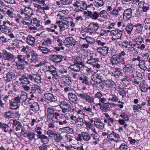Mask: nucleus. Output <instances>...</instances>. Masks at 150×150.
<instances>
[{"mask_svg":"<svg viewBox=\"0 0 150 150\" xmlns=\"http://www.w3.org/2000/svg\"><path fill=\"white\" fill-rule=\"evenodd\" d=\"M99 28L98 25L97 23H91L88 27V31L96 32Z\"/></svg>","mask_w":150,"mask_h":150,"instance_id":"obj_11","label":"nucleus"},{"mask_svg":"<svg viewBox=\"0 0 150 150\" xmlns=\"http://www.w3.org/2000/svg\"><path fill=\"white\" fill-rule=\"evenodd\" d=\"M123 69L125 70L126 72H129L130 73H132L133 72V70L132 68V67L123 68Z\"/></svg>","mask_w":150,"mask_h":150,"instance_id":"obj_56","label":"nucleus"},{"mask_svg":"<svg viewBox=\"0 0 150 150\" xmlns=\"http://www.w3.org/2000/svg\"><path fill=\"white\" fill-rule=\"evenodd\" d=\"M38 138L40 139L41 142L43 144L47 143L49 142V139L47 136L44 134L37 136Z\"/></svg>","mask_w":150,"mask_h":150,"instance_id":"obj_18","label":"nucleus"},{"mask_svg":"<svg viewBox=\"0 0 150 150\" xmlns=\"http://www.w3.org/2000/svg\"><path fill=\"white\" fill-rule=\"evenodd\" d=\"M68 96L69 99L74 103H76V102L79 100L77 96L72 93H69Z\"/></svg>","mask_w":150,"mask_h":150,"instance_id":"obj_14","label":"nucleus"},{"mask_svg":"<svg viewBox=\"0 0 150 150\" xmlns=\"http://www.w3.org/2000/svg\"><path fill=\"white\" fill-rule=\"evenodd\" d=\"M73 0H61L60 1L62 4H69L71 3Z\"/></svg>","mask_w":150,"mask_h":150,"instance_id":"obj_51","label":"nucleus"},{"mask_svg":"<svg viewBox=\"0 0 150 150\" xmlns=\"http://www.w3.org/2000/svg\"><path fill=\"white\" fill-rule=\"evenodd\" d=\"M119 149L120 150H127L128 146L125 143H122L120 146Z\"/></svg>","mask_w":150,"mask_h":150,"instance_id":"obj_52","label":"nucleus"},{"mask_svg":"<svg viewBox=\"0 0 150 150\" xmlns=\"http://www.w3.org/2000/svg\"><path fill=\"white\" fill-rule=\"evenodd\" d=\"M95 96L96 98L99 99L102 97L103 95L101 92H98L95 94Z\"/></svg>","mask_w":150,"mask_h":150,"instance_id":"obj_61","label":"nucleus"},{"mask_svg":"<svg viewBox=\"0 0 150 150\" xmlns=\"http://www.w3.org/2000/svg\"><path fill=\"white\" fill-rule=\"evenodd\" d=\"M44 96L46 100H50L51 101L55 102L56 101V99L54 97L53 95L50 93L45 94Z\"/></svg>","mask_w":150,"mask_h":150,"instance_id":"obj_19","label":"nucleus"},{"mask_svg":"<svg viewBox=\"0 0 150 150\" xmlns=\"http://www.w3.org/2000/svg\"><path fill=\"white\" fill-rule=\"evenodd\" d=\"M89 79V78L86 76H84L83 77H80L79 78V80L82 81V83H85L88 85H90V83L88 81Z\"/></svg>","mask_w":150,"mask_h":150,"instance_id":"obj_33","label":"nucleus"},{"mask_svg":"<svg viewBox=\"0 0 150 150\" xmlns=\"http://www.w3.org/2000/svg\"><path fill=\"white\" fill-rule=\"evenodd\" d=\"M81 6L80 7V9H78V11H82V10H84L86 9L87 7V6L86 3L83 2H81Z\"/></svg>","mask_w":150,"mask_h":150,"instance_id":"obj_42","label":"nucleus"},{"mask_svg":"<svg viewBox=\"0 0 150 150\" xmlns=\"http://www.w3.org/2000/svg\"><path fill=\"white\" fill-rule=\"evenodd\" d=\"M84 123L87 127L89 128V129H90L91 128L92 125V124H91V123H90V121H85Z\"/></svg>","mask_w":150,"mask_h":150,"instance_id":"obj_60","label":"nucleus"},{"mask_svg":"<svg viewBox=\"0 0 150 150\" xmlns=\"http://www.w3.org/2000/svg\"><path fill=\"white\" fill-rule=\"evenodd\" d=\"M60 115L57 112H55L54 113L52 116L51 117V119L52 120L54 119V117L56 119H57L58 117Z\"/></svg>","mask_w":150,"mask_h":150,"instance_id":"obj_62","label":"nucleus"},{"mask_svg":"<svg viewBox=\"0 0 150 150\" xmlns=\"http://www.w3.org/2000/svg\"><path fill=\"white\" fill-rule=\"evenodd\" d=\"M47 117H49V118H51L54 113V108H52L48 107L47 108Z\"/></svg>","mask_w":150,"mask_h":150,"instance_id":"obj_32","label":"nucleus"},{"mask_svg":"<svg viewBox=\"0 0 150 150\" xmlns=\"http://www.w3.org/2000/svg\"><path fill=\"white\" fill-rule=\"evenodd\" d=\"M35 39L31 35H28L26 38V42L29 45H32L35 43Z\"/></svg>","mask_w":150,"mask_h":150,"instance_id":"obj_26","label":"nucleus"},{"mask_svg":"<svg viewBox=\"0 0 150 150\" xmlns=\"http://www.w3.org/2000/svg\"><path fill=\"white\" fill-rule=\"evenodd\" d=\"M121 9L122 8L120 7H115L113 11L110 12V13L116 17L119 15V12L121 10Z\"/></svg>","mask_w":150,"mask_h":150,"instance_id":"obj_27","label":"nucleus"},{"mask_svg":"<svg viewBox=\"0 0 150 150\" xmlns=\"http://www.w3.org/2000/svg\"><path fill=\"white\" fill-rule=\"evenodd\" d=\"M83 119L81 117H78L75 120V123L79 127L81 126L84 124Z\"/></svg>","mask_w":150,"mask_h":150,"instance_id":"obj_25","label":"nucleus"},{"mask_svg":"<svg viewBox=\"0 0 150 150\" xmlns=\"http://www.w3.org/2000/svg\"><path fill=\"white\" fill-rule=\"evenodd\" d=\"M99 59L95 58L94 59H90L88 60L87 62V63L89 64H91L92 65V64H94L96 61H99Z\"/></svg>","mask_w":150,"mask_h":150,"instance_id":"obj_50","label":"nucleus"},{"mask_svg":"<svg viewBox=\"0 0 150 150\" xmlns=\"http://www.w3.org/2000/svg\"><path fill=\"white\" fill-rule=\"evenodd\" d=\"M15 113L13 111H9L5 112L4 117L6 119L13 118L15 116Z\"/></svg>","mask_w":150,"mask_h":150,"instance_id":"obj_17","label":"nucleus"},{"mask_svg":"<svg viewBox=\"0 0 150 150\" xmlns=\"http://www.w3.org/2000/svg\"><path fill=\"white\" fill-rule=\"evenodd\" d=\"M63 59L62 55L53 54L50 57V59L54 62H56L57 63H60Z\"/></svg>","mask_w":150,"mask_h":150,"instance_id":"obj_9","label":"nucleus"},{"mask_svg":"<svg viewBox=\"0 0 150 150\" xmlns=\"http://www.w3.org/2000/svg\"><path fill=\"white\" fill-rule=\"evenodd\" d=\"M76 42L75 39L72 37H69L66 38L64 41V43L66 45L73 46L76 45Z\"/></svg>","mask_w":150,"mask_h":150,"instance_id":"obj_7","label":"nucleus"},{"mask_svg":"<svg viewBox=\"0 0 150 150\" xmlns=\"http://www.w3.org/2000/svg\"><path fill=\"white\" fill-rule=\"evenodd\" d=\"M133 25L131 23H129L126 26L125 29L126 31L129 34H130L133 28Z\"/></svg>","mask_w":150,"mask_h":150,"instance_id":"obj_38","label":"nucleus"},{"mask_svg":"<svg viewBox=\"0 0 150 150\" xmlns=\"http://www.w3.org/2000/svg\"><path fill=\"white\" fill-rule=\"evenodd\" d=\"M122 69L117 67L115 68V71L112 73V74L116 78H118L122 75Z\"/></svg>","mask_w":150,"mask_h":150,"instance_id":"obj_20","label":"nucleus"},{"mask_svg":"<svg viewBox=\"0 0 150 150\" xmlns=\"http://www.w3.org/2000/svg\"><path fill=\"white\" fill-rule=\"evenodd\" d=\"M3 57L5 60L11 61L14 59V56L11 53L5 51H4Z\"/></svg>","mask_w":150,"mask_h":150,"instance_id":"obj_12","label":"nucleus"},{"mask_svg":"<svg viewBox=\"0 0 150 150\" xmlns=\"http://www.w3.org/2000/svg\"><path fill=\"white\" fill-rule=\"evenodd\" d=\"M88 17L92 19L97 20L99 17V14L96 12H88Z\"/></svg>","mask_w":150,"mask_h":150,"instance_id":"obj_22","label":"nucleus"},{"mask_svg":"<svg viewBox=\"0 0 150 150\" xmlns=\"http://www.w3.org/2000/svg\"><path fill=\"white\" fill-rule=\"evenodd\" d=\"M120 116L125 121H128L129 120L127 115L124 113H122Z\"/></svg>","mask_w":150,"mask_h":150,"instance_id":"obj_55","label":"nucleus"},{"mask_svg":"<svg viewBox=\"0 0 150 150\" xmlns=\"http://www.w3.org/2000/svg\"><path fill=\"white\" fill-rule=\"evenodd\" d=\"M85 100L90 104L93 103L94 102V98L91 96H90L88 93L86 96Z\"/></svg>","mask_w":150,"mask_h":150,"instance_id":"obj_35","label":"nucleus"},{"mask_svg":"<svg viewBox=\"0 0 150 150\" xmlns=\"http://www.w3.org/2000/svg\"><path fill=\"white\" fill-rule=\"evenodd\" d=\"M39 148L40 150H47V146L46 145L42 144L40 146Z\"/></svg>","mask_w":150,"mask_h":150,"instance_id":"obj_64","label":"nucleus"},{"mask_svg":"<svg viewBox=\"0 0 150 150\" xmlns=\"http://www.w3.org/2000/svg\"><path fill=\"white\" fill-rule=\"evenodd\" d=\"M12 25V23L9 21H4L3 22V24L0 25V30L2 33L6 34L9 32Z\"/></svg>","mask_w":150,"mask_h":150,"instance_id":"obj_1","label":"nucleus"},{"mask_svg":"<svg viewBox=\"0 0 150 150\" xmlns=\"http://www.w3.org/2000/svg\"><path fill=\"white\" fill-rule=\"evenodd\" d=\"M110 33L113 35L112 38V40L120 38L122 34V32L120 30H112L110 31Z\"/></svg>","mask_w":150,"mask_h":150,"instance_id":"obj_5","label":"nucleus"},{"mask_svg":"<svg viewBox=\"0 0 150 150\" xmlns=\"http://www.w3.org/2000/svg\"><path fill=\"white\" fill-rule=\"evenodd\" d=\"M33 21H34L33 23L35 24L36 26H39L40 25V21L38 20H37L36 18H34L33 19Z\"/></svg>","mask_w":150,"mask_h":150,"instance_id":"obj_58","label":"nucleus"},{"mask_svg":"<svg viewBox=\"0 0 150 150\" xmlns=\"http://www.w3.org/2000/svg\"><path fill=\"white\" fill-rule=\"evenodd\" d=\"M114 132H113L112 133L108 135L107 136V138L108 139H110L111 140H113L114 141L117 142L118 140H115L113 138L114 137Z\"/></svg>","mask_w":150,"mask_h":150,"instance_id":"obj_53","label":"nucleus"},{"mask_svg":"<svg viewBox=\"0 0 150 150\" xmlns=\"http://www.w3.org/2000/svg\"><path fill=\"white\" fill-rule=\"evenodd\" d=\"M48 71L52 75V77L55 79H57L59 76L56 68L52 65L48 67Z\"/></svg>","mask_w":150,"mask_h":150,"instance_id":"obj_4","label":"nucleus"},{"mask_svg":"<svg viewBox=\"0 0 150 150\" xmlns=\"http://www.w3.org/2000/svg\"><path fill=\"white\" fill-rule=\"evenodd\" d=\"M15 74L13 72L9 71L6 74V79L5 81L7 82L11 81L14 77Z\"/></svg>","mask_w":150,"mask_h":150,"instance_id":"obj_16","label":"nucleus"},{"mask_svg":"<svg viewBox=\"0 0 150 150\" xmlns=\"http://www.w3.org/2000/svg\"><path fill=\"white\" fill-rule=\"evenodd\" d=\"M31 61L34 62H36L38 61V55L37 53L33 51H32L31 52Z\"/></svg>","mask_w":150,"mask_h":150,"instance_id":"obj_29","label":"nucleus"},{"mask_svg":"<svg viewBox=\"0 0 150 150\" xmlns=\"http://www.w3.org/2000/svg\"><path fill=\"white\" fill-rule=\"evenodd\" d=\"M108 50V47L106 46L99 47L97 49V52L103 56H105L107 55Z\"/></svg>","mask_w":150,"mask_h":150,"instance_id":"obj_8","label":"nucleus"},{"mask_svg":"<svg viewBox=\"0 0 150 150\" xmlns=\"http://www.w3.org/2000/svg\"><path fill=\"white\" fill-rule=\"evenodd\" d=\"M59 106L62 109V112L64 113L70 110L71 109L70 104L65 101H62Z\"/></svg>","mask_w":150,"mask_h":150,"instance_id":"obj_3","label":"nucleus"},{"mask_svg":"<svg viewBox=\"0 0 150 150\" xmlns=\"http://www.w3.org/2000/svg\"><path fill=\"white\" fill-rule=\"evenodd\" d=\"M35 136V134L33 132H29L26 136L27 138L30 141H31L34 138Z\"/></svg>","mask_w":150,"mask_h":150,"instance_id":"obj_40","label":"nucleus"},{"mask_svg":"<svg viewBox=\"0 0 150 150\" xmlns=\"http://www.w3.org/2000/svg\"><path fill=\"white\" fill-rule=\"evenodd\" d=\"M140 87V89L142 92H146L147 91V88L144 83L141 84Z\"/></svg>","mask_w":150,"mask_h":150,"instance_id":"obj_47","label":"nucleus"},{"mask_svg":"<svg viewBox=\"0 0 150 150\" xmlns=\"http://www.w3.org/2000/svg\"><path fill=\"white\" fill-rule=\"evenodd\" d=\"M41 128L39 127H37L35 129V132L37 134V136L40 135H41L42 132L41 131Z\"/></svg>","mask_w":150,"mask_h":150,"instance_id":"obj_54","label":"nucleus"},{"mask_svg":"<svg viewBox=\"0 0 150 150\" xmlns=\"http://www.w3.org/2000/svg\"><path fill=\"white\" fill-rule=\"evenodd\" d=\"M132 11L131 9H127L125 10L123 13V18L125 17L127 18H130L132 17Z\"/></svg>","mask_w":150,"mask_h":150,"instance_id":"obj_21","label":"nucleus"},{"mask_svg":"<svg viewBox=\"0 0 150 150\" xmlns=\"http://www.w3.org/2000/svg\"><path fill=\"white\" fill-rule=\"evenodd\" d=\"M104 75L103 74L94 72L91 76V80L96 84L102 80Z\"/></svg>","mask_w":150,"mask_h":150,"instance_id":"obj_2","label":"nucleus"},{"mask_svg":"<svg viewBox=\"0 0 150 150\" xmlns=\"http://www.w3.org/2000/svg\"><path fill=\"white\" fill-rule=\"evenodd\" d=\"M144 26L145 29L150 28V18L146 19L144 21Z\"/></svg>","mask_w":150,"mask_h":150,"instance_id":"obj_36","label":"nucleus"},{"mask_svg":"<svg viewBox=\"0 0 150 150\" xmlns=\"http://www.w3.org/2000/svg\"><path fill=\"white\" fill-rule=\"evenodd\" d=\"M69 68L74 71H79L80 69V66L77 64L74 65H71L70 66Z\"/></svg>","mask_w":150,"mask_h":150,"instance_id":"obj_37","label":"nucleus"},{"mask_svg":"<svg viewBox=\"0 0 150 150\" xmlns=\"http://www.w3.org/2000/svg\"><path fill=\"white\" fill-rule=\"evenodd\" d=\"M19 80L23 84L28 85L30 83L28 77L25 75H23L21 78H19Z\"/></svg>","mask_w":150,"mask_h":150,"instance_id":"obj_15","label":"nucleus"},{"mask_svg":"<svg viewBox=\"0 0 150 150\" xmlns=\"http://www.w3.org/2000/svg\"><path fill=\"white\" fill-rule=\"evenodd\" d=\"M17 67L18 69H23L25 68V64H16Z\"/></svg>","mask_w":150,"mask_h":150,"instance_id":"obj_63","label":"nucleus"},{"mask_svg":"<svg viewBox=\"0 0 150 150\" xmlns=\"http://www.w3.org/2000/svg\"><path fill=\"white\" fill-rule=\"evenodd\" d=\"M60 129H62L63 132H65L67 133H72L74 132L73 129L69 127H65L60 128Z\"/></svg>","mask_w":150,"mask_h":150,"instance_id":"obj_34","label":"nucleus"},{"mask_svg":"<svg viewBox=\"0 0 150 150\" xmlns=\"http://www.w3.org/2000/svg\"><path fill=\"white\" fill-rule=\"evenodd\" d=\"M83 139L86 141H88L90 139L91 137L88 133L83 132L81 133Z\"/></svg>","mask_w":150,"mask_h":150,"instance_id":"obj_30","label":"nucleus"},{"mask_svg":"<svg viewBox=\"0 0 150 150\" xmlns=\"http://www.w3.org/2000/svg\"><path fill=\"white\" fill-rule=\"evenodd\" d=\"M30 107L31 108H37L38 107V103L37 102H34L32 103L30 105Z\"/></svg>","mask_w":150,"mask_h":150,"instance_id":"obj_57","label":"nucleus"},{"mask_svg":"<svg viewBox=\"0 0 150 150\" xmlns=\"http://www.w3.org/2000/svg\"><path fill=\"white\" fill-rule=\"evenodd\" d=\"M56 134L55 132L51 130H49L47 132V134L49 137L52 138L55 137Z\"/></svg>","mask_w":150,"mask_h":150,"instance_id":"obj_49","label":"nucleus"},{"mask_svg":"<svg viewBox=\"0 0 150 150\" xmlns=\"http://www.w3.org/2000/svg\"><path fill=\"white\" fill-rule=\"evenodd\" d=\"M94 124L96 127L98 129H103L104 127L105 124L100 120L94 121Z\"/></svg>","mask_w":150,"mask_h":150,"instance_id":"obj_24","label":"nucleus"},{"mask_svg":"<svg viewBox=\"0 0 150 150\" xmlns=\"http://www.w3.org/2000/svg\"><path fill=\"white\" fill-rule=\"evenodd\" d=\"M38 49L43 54H47L49 52H52L50 49H48L47 48L41 47L40 46L38 47Z\"/></svg>","mask_w":150,"mask_h":150,"instance_id":"obj_28","label":"nucleus"},{"mask_svg":"<svg viewBox=\"0 0 150 150\" xmlns=\"http://www.w3.org/2000/svg\"><path fill=\"white\" fill-rule=\"evenodd\" d=\"M80 38L83 40H85L87 42L90 44L93 43L94 41L93 38L88 36L86 37L85 38L82 37H80Z\"/></svg>","mask_w":150,"mask_h":150,"instance_id":"obj_39","label":"nucleus"},{"mask_svg":"<svg viewBox=\"0 0 150 150\" xmlns=\"http://www.w3.org/2000/svg\"><path fill=\"white\" fill-rule=\"evenodd\" d=\"M111 105L108 102L106 103L103 104L102 108V110H104L105 112H107L110 110Z\"/></svg>","mask_w":150,"mask_h":150,"instance_id":"obj_31","label":"nucleus"},{"mask_svg":"<svg viewBox=\"0 0 150 150\" xmlns=\"http://www.w3.org/2000/svg\"><path fill=\"white\" fill-rule=\"evenodd\" d=\"M87 94L88 93L82 92V93L77 94V95L81 98V99L83 100H85Z\"/></svg>","mask_w":150,"mask_h":150,"instance_id":"obj_45","label":"nucleus"},{"mask_svg":"<svg viewBox=\"0 0 150 150\" xmlns=\"http://www.w3.org/2000/svg\"><path fill=\"white\" fill-rule=\"evenodd\" d=\"M54 137V140L56 142H60L63 138L62 137L60 134H56Z\"/></svg>","mask_w":150,"mask_h":150,"instance_id":"obj_46","label":"nucleus"},{"mask_svg":"<svg viewBox=\"0 0 150 150\" xmlns=\"http://www.w3.org/2000/svg\"><path fill=\"white\" fill-rule=\"evenodd\" d=\"M111 98H109L108 100H111L112 102H116L118 101V98L114 94L112 93L111 94Z\"/></svg>","mask_w":150,"mask_h":150,"instance_id":"obj_41","label":"nucleus"},{"mask_svg":"<svg viewBox=\"0 0 150 150\" xmlns=\"http://www.w3.org/2000/svg\"><path fill=\"white\" fill-rule=\"evenodd\" d=\"M97 87L99 88L100 89H103L105 87V85L103 83V82H102V80L98 82V83L96 84Z\"/></svg>","mask_w":150,"mask_h":150,"instance_id":"obj_43","label":"nucleus"},{"mask_svg":"<svg viewBox=\"0 0 150 150\" xmlns=\"http://www.w3.org/2000/svg\"><path fill=\"white\" fill-rule=\"evenodd\" d=\"M134 40L137 45H140L142 44H144L143 38L141 36H137Z\"/></svg>","mask_w":150,"mask_h":150,"instance_id":"obj_23","label":"nucleus"},{"mask_svg":"<svg viewBox=\"0 0 150 150\" xmlns=\"http://www.w3.org/2000/svg\"><path fill=\"white\" fill-rule=\"evenodd\" d=\"M63 79L64 85L70 86L71 84V81L70 77L69 75L63 76L62 77Z\"/></svg>","mask_w":150,"mask_h":150,"instance_id":"obj_13","label":"nucleus"},{"mask_svg":"<svg viewBox=\"0 0 150 150\" xmlns=\"http://www.w3.org/2000/svg\"><path fill=\"white\" fill-rule=\"evenodd\" d=\"M30 91L38 96L42 92L40 87L37 85H34L32 86Z\"/></svg>","mask_w":150,"mask_h":150,"instance_id":"obj_6","label":"nucleus"},{"mask_svg":"<svg viewBox=\"0 0 150 150\" xmlns=\"http://www.w3.org/2000/svg\"><path fill=\"white\" fill-rule=\"evenodd\" d=\"M13 126L22 127L21 124L19 121L14 120H13Z\"/></svg>","mask_w":150,"mask_h":150,"instance_id":"obj_48","label":"nucleus"},{"mask_svg":"<svg viewBox=\"0 0 150 150\" xmlns=\"http://www.w3.org/2000/svg\"><path fill=\"white\" fill-rule=\"evenodd\" d=\"M110 61L112 66L117 65L120 64V59L117 54L113 55L110 59Z\"/></svg>","mask_w":150,"mask_h":150,"instance_id":"obj_10","label":"nucleus"},{"mask_svg":"<svg viewBox=\"0 0 150 150\" xmlns=\"http://www.w3.org/2000/svg\"><path fill=\"white\" fill-rule=\"evenodd\" d=\"M141 110V108L140 107V106L139 105V104H137V105H135L133 106V110L135 113L139 112V110Z\"/></svg>","mask_w":150,"mask_h":150,"instance_id":"obj_44","label":"nucleus"},{"mask_svg":"<svg viewBox=\"0 0 150 150\" xmlns=\"http://www.w3.org/2000/svg\"><path fill=\"white\" fill-rule=\"evenodd\" d=\"M29 95L30 96V97L28 98V99H29V101L32 100L33 99H32V98H34L35 97H36V96H38L36 94H35L34 93H33V92H32L31 91L30 92Z\"/></svg>","mask_w":150,"mask_h":150,"instance_id":"obj_59","label":"nucleus"}]
</instances>
